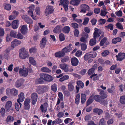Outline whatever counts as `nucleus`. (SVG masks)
Returning a JSON list of instances; mask_svg holds the SVG:
<instances>
[{
  "label": "nucleus",
  "instance_id": "nucleus-21",
  "mask_svg": "<svg viewBox=\"0 0 125 125\" xmlns=\"http://www.w3.org/2000/svg\"><path fill=\"white\" fill-rule=\"evenodd\" d=\"M18 91L15 89H12L9 90L8 94L15 96L17 95Z\"/></svg>",
  "mask_w": 125,
  "mask_h": 125
},
{
  "label": "nucleus",
  "instance_id": "nucleus-56",
  "mask_svg": "<svg viewBox=\"0 0 125 125\" xmlns=\"http://www.w3.org/2000/svg\"><path fill=\"white\" fill-rule=\"evenodd\" d=\"M58 95L59 97V98L62 101L63 100V95L60 92H59L58 93Z\"/></svg>",
  "mask_w": 125,
  "mask_h": 125
},
{
  "label": "nucleus",
  "instance_id": "nucleus-43",
  "mask_svg": "<svg viewBox=\"0 0 125 125\" xmlns=\"http://www.w3.org/2000/svg\"><path fill=\"white\" fill-rule=\"evenodd\" d=\"M37 51V49L35 47H33L30 48L29 51L30 53H35Z\"/></svg>",
  "mask_w": 125,
  "mask_h": 125
},
{
  "label": "nucleus",
  "instance_id": "nucleus-62",
  "mask_svg": "<svg viewBox=\"0 0 125 125\" xmlns=\"http://www.w3.org/2000/svg\"><path fill=\"white\" fill-rule=\"evenodd\" d=\"M68 89L70 91H72L73 90L74 86L72 84L69 83L68 85Z\"/></svg>",
  "mask_w": 125,
  "mask_h": 125
},
{
  "label": "nucleus",
  "instance_id": "nucleus-7",
  "mask_svg": "<svg viewBox=\"0 0 125 125\" xmlns=\"http://www.w3.org/2000/svg\"><path fill=\"white\" fill-rule=\"evenodd\" d=\"M53 11L54 10L53 7L48 5L47 6L45 9V14L46 16H47L49 14L52 13Z\"/></svg>",
  "mask_w": 125,
  "mask_h": 125
},
{
  "label": "nucleus",
  "instance_id": "nucleus-18",
  "mask_svg": "<svg viewBox=\"0 0 125 125\" xmlns=\"http://www.w3.org/2000/svg\"><path fill=\"white\" fill-rule=\"evenodd\" d=\"M80 39V41L82 42H87V39L88 37V34L86 33H84V35Z\"/></svg>",
  "mask_w": 125,
  "mask_h": 125
},
{
  "label": "nucleus",
  "instance_id": "nucleus-14",
  "mask_svg": "<svg viewBox=\"0 0 125 125\" xmlns=\"http://www.w3.org/2000/svg\"><path fill=\"white\" fill-rule=\"evenodd\" d=\"M116 57L117 58V60L121 61L125 58V53H120L118 55H116Z\"/></svg>",
  "mask_w": 125,
  "mask_h": 125
},
{
  "label": "nucleus",
  "instance_id": "nucleus-64",
  "mask_svg": "<svg viewBox=\"0 0 125 125\" xmlns=\"http://www.w3.org/2000/svg\"><path fill=\"white\" fill-rule=\"evenodd\" d=\"M35 12L36 14L40 15V8L39 7H37L35 9Z\"/></svg>",
  "mask_w": 125,
  "mask_h": 125
},
{
  "label": "nucleus",
  "instance_id": "nucleus-19",
  "mask_svg": "<svg viewBox=\"0 0 125 125\" xmlns=\"http://www.w3.org/2000/svg\"><path fill=\"white\" fill-rule=\"evenodd\" d=\"M24 81L22 79H21L18 80L16 83V86L17 87H19L22 86Z\"/></svg>",
  "mask_w": 125,
  "mask_h": 125
},
{
  "label": "nucleus",
  "instance_id": "nucleus-23",
  "mask_svg": "<svg viewBox=\"0 0 125 125\" xmlns=\"http://www.w3.org/2000/svg\"><path fill=\"white\" fill-rule=\"evenodd\" d=\"M72 65L73 66H76L77 65L78 63V59L75 57L72 58L71 60Z\"/></svg>",
  "mask_w": 125,
  "mask_h": 125
},
{
  "label": "nucleus",
  "instance_id": "nucleus-31",
  "mask_svg": "<svg viewBox=\"0 0 125 125\" xmlns=\"http://www.w3.org/2000/svg\"><path fill=\"white\" fill-rule=\"evenodd\" d=\"M121 38L119 37H117L113 39L112 40V42L114 44H115L118 42L121 41Z\"/></svg>",
  "mask_w": 125,
  "mask_h": 125
},
{
  "label": "nucleus",
  "instance_id": "nucleus-39",
  "mask_svg": "<svg viewBox=\"0 0 125 125\" xmlns=\"http://www.w3.org/2000/svg\"><path fill=\"white\" fill-rule=\"evenodd\" d=\"M96 40L95 38L92 39H91L89 42V44L90 45L93 46L96 43Z\"/></svg>",
  "mask_w": 125,
  "mask_h": 125
},
{
  "label": "nucleus",
  "instance_id": "nucleus-38",
  "mask_svg": "<svg viewBox=\"0 0 125 125\" xmlns=\"http://www.w3.org/2000/svg\"><path fill=\"white\" fill-rule=\"evenodd\" d=\"M29 62L33 65L35 66L36 64V62L34 60V59L32 57H30L29 58Z\"/></svg>",
  "mask_w": 125,
  "mask_h": 125
},
{
  "label": "nucleus",
  "instance_id": "nucleus-52",
  "mask_svg": "<svg viewBox=\"0 0 125 125\" xmlns=\"http://www.w3.org/2000/svg\"><path fill=\"white\" fill-rule=\"evenodd\" d=\"M99 125H105V122L104 118H102L99 121Z\"/></svg>",
  "mask_w": 125,
  "mask_h": 125
},
{
  "label": "nucleus",
  "instance_id": "nucleus-53",
  "mask_svg": "<svg viewBox=\"0 0 125 125\" xmlns=\"http://www.w3.org/2000/svg\"><path fill=\"white\" fill-rule=\"evenodd\" d=\"M94 67H92V68L90 69L88 72V75H90L93 73L94 71Z\"/></svg>",
  "mask_w": 125,
  "mask_h": 125
},
{
  "label": "nucleus",
  "instance_id": "nucleus-49",
  "mask_svg": "<svg viewBox=\"0 0 125 125\" xmlns=\"http://www.w3.org/2000/svg\"><path fill=\"white\" fill-rule=\"evenodd\" d=\"M109 52L107 50H105L101 53L103 57L106 56L109 54Z\"/></svg>",
  "mask_w": 125,
  "mask_h": 125
},
{
  "label": "nucleus",
  "instance_id": "nucleus-44",
  "mask_svg": "<svg viewBox=\"0 0 125 125\" xmlns=\"http://www.w3.org/2000/svg\"><path fill=\"white\" fill-rule=\"evenodd\" d=\"M70 30V27L68 26L65 27L63 29V31L65 33H68L69 32Z\"/></svg>",
  "mask_w": 125,
  "mask_h": 125
},
{
  "label": "nucleus",
  "instance_id": "nucleus-24",
  "mask_svg": "<svg viewBox=\"0 0 125 125\" xmlns=\"http://www.w3.org/2000/svg\"><path fill=\"white\" fill-rule=\"evenodd\" d=\"M65 55L64 52L62 51L56 52L55 53V55L56 57H61Z\"/></svg>",
  "mask_w": 125,
  "mask_h": 125
},
{
  "label": "nucleus",
  "instance_id": "nucleus-57",
  "mask_svg": "<svg viewBox=\"0 0 125 125\" xmlns=\"http://www.w3.org/2000/svg\"><path fill=\"white\" fill-rule=\"evenodd\" d=\"M106 41V39L104 38H103L102 40L100 42V45L101 46H103L104 43H105Z\"/></svg>",
  "mask_w": 125,
  "mask_h": 125
},
{
  "label": "nucleus",
  "instance_id": "nucleus-25",
  "mask_svg": "<svg viewBox=\"0 0 125 125\" xmlns=\"http://www.w3.org/2000/svg\"><path fill=\"white\" fill-rule=\"evenodd\" d=\"M81 0H72L70 3V4L74 5H77L80 3Z\"/></svg>",
  "mask_w": 125,
  "mask_h": 125
},
{
  "label": "nucleus",
  "instance_id": "nucleus-20",
  "mask_svg": "<svg viewBox=\"0 0 125 125\" xmlns=\"http://www.w3.org/2000/svg\"><path fill=\"white\" fill-rule=\"evenodd\" d=\"M61 69L64 70L65 72H68V69L67 67V65L65 64H61L59 65Z\"/></svg>",
  "mask_w": 125,
  "mask_h": 125
},
{
  "label": "nucleus",
  "instance_id": "nucleus-26",
  "mask_svg": "<svg viewBox=\"0 0 125 125\" xmlns=\"http://www.w3.org/2000/svg\"><path fill=\"white\" fill-rule=\"evenodd\" d=\"M100 75H97L96 74H92L90 76V78H91L93 79V80L95 81L98 80L99 77Z\"/></svg>",
  "mask_w": 125,
  "mask_h": 125
},
{
  "label": "nucleus",
  "instance_id": "nucleus-4",
  "mask_svg": "<svg viewBox=\"0 0 125 125\" xmlns=\"http://www.w3.org/2000/svg\"><path fill=\"white\" fill-rule=\"evenodd\" d=\"M25 97L24 93L23 92L20 93L18 96V98L17 100V102L20 104V107H21L22 105V104L20 102L23 101L25 99Z\"/></svg>",
  "mask_w": 125,
  "mask_h": 125
},
{
  "label": "nucleus",
  "instance_id": "nucleus-61",
  "mask_svg": "<svg viewBox=\"0 0 125 125\" xmlns=\"http://www.w3.org/2000/svg\"><path fill=\"white\" fill-rule=\"evenodd\" d=\"M19 105H20V104L18 103H15V109L16 110L18 111L19 110Z\"/></svg>",
  "mask_w": 125,
  "mask_h": 125
},
{
  "label": "nucleus",
  "instance_id": "nucleus-54",
  "mask_svg": "<svg viewBox=\"0 0 125 125\" xmlns=\"http://www.w3.org/2000/svg\"><path fill=\"white\" fill-rule=\"evenodd\" d=\"M15 38L18 39H22L23 38V36L21 33L18 32L17 35H16Z\"/></svg>",
  "mask_w": 125,
  "mask_h": 125
},
{
  "label": "nucleus",
  "instance_id": "nucleus-8",
  "mask_svg": "<svg viewBox=\"0 0 125 125\" xmlns=\"http://www.w3.org/2000/svg\"><path fill=\"white\" fill-rule=\"evenodd\" d=\"M90 9L89 6L86 4H82L81 5L80 12L85 13L86 11H89Z\"/></svg>",
  "mask_w": 125,
  "mask_h": 125
},
{
  "label": "nucleus",
  "instance_id": "nucleus-15",
  "mask_svg": "<svg viewBox=\"0 0 125 125\" xmlns=\"http://www.w3.org/2000/svg\"><path fill=\"white\" fill-rule=\"evenodd\" d=\"M21 42L17 39L14 40L11 43V45L12 47H14L21 43Z\"/></svg>",
  "mask_w": 125,
  "mask_h": 125
},
{
  "label": "nucleus",
  "instance_id": "nucleus-12",
  "mask_svg": "<svg viewBox=\"0 0 125 125\" xmlns=\"http://www.w3.org/2000/svg\"><path fill=\"white\" fill-rule=\"evenodd\" d=\"M43 76L44 81L50 82L52 81L53 79L52 76L47 74L43 73Z\"/></svg>",
  "mask_w": 125,
  "mask_h": 125
},
{
  "label": "nucleus",
  "instance_id": "nucleus-5",
  "mask_svg": "<svg viewBox=\"0 0 125 125\" xmlns=\"http://www.w3.org/2000/svg\"><path fill=\"white\" fill-rule=\"evenodd\" d=\"M48 89L47 87L44 86H39L37 90V92L39 94H42L44 92L46 91Z\"/></svg>",
  "mask_w": 125,
  "mask_h": 125
},
{
  "label": "nucleus",
  "instance_id": "nucleus-33",
  "mask_svg": "<svg viewBox=\"0 0 125 125\" xmlns=\"http://www.w3.org/2000/svg\"><path fill=\"white\" fill-rule=\"evenodd\" d=\"M69 3V1L67 0H61V3L59 4L60 5L61 4L63 6L65 5H68Z\"/></svg>",
  "mask_w": 125,
  "mask_h": 125
},
{
  "label": "nucleus",
  "instance_id": "nucleus-16",
  "mask_svg": "<svg viewBox=\"0 0 125 125\" xmlns=\"http://www.w3.org/2000/svg\"><path fill=\"white\" fill-rule=\"evenodd\" d=\"M19 24V21L17 20H14L12 23V26L14 29L17 28Z\"/></svg>",
  "mask_w": 125,
  "mask_h": 125
},
{
  "label": "nucleus",
  "instance_id": "nucleus-40",
  "mask_svg": "<svg viewBox=\"0 0 125 125\" xmlns=\"http://www.w3.org/2000/svg\"><path fill=\"white\" fill-rule=\"evenodd\" d=\"M51 90L54 92H56L57 89V85L54 83L51 86Z\"/></svg>",
  "mask_w": 125,
  "mask_h": 125
},
{
  "label": "nucleus",
  "instance_id": "nucleus-17",
  "mask_svg": "<svg viewBox=\"0 0 125 125\" xmlns=\"http://www.w3.org/2000/svg\"><path fill=\"white\" fill-rule=\"evenodd\" d=\"M21 32L23 34H26L28 31L27 25H24L21 26Z\"/></svg>",
  "mask_w": 125,
  "mask_h": 125
},
{
  "label": "nucleus",
  "instance_id": "nucleus-37",
  "mask_svg": "<svg viewBox=\"0 0 125 125\" xmlns=\"http://www.w3.org/2000/svg\"><path fill=\"white\" fill-rule=\"evenodd\" d=\"M81 50L83 51L85 50L87 48V44L85 43H83L81 44Z\"/></svg>",
  "mask_w": 125,
  "mask_h": 125
},
{
  "label": "nucleus",
  "instance_id": "nucleus-59",
  "mask_svg": "<svg viewBox=\"0 0 125 125\" xmlns=\"http://www.w3.org/2000/svg\"><path fill=\"white\" fill-rule=\"evenodd\" d=\"M107 13V12L106 11L104 10H101L100 12V15L102 16H104Z\"/></svg>",
  "mask_w": 125,
  "mask_h": 125
},
{
  "label": "nucleus",
  "instance_id": "nucleus-3",
  "mask_svg": "<svg viewBox=\"0 0 125 125\" xmlns=\"http://www.w3.org/2000/svg\"><path fill=\"white\" fill-rule=\"evenodd\" d=\"M96 53L95 52H92L86 53L84 56V59L85 60H87L89 59L95 57L96 56Z\"/></svg>",
  "mask_w": 125,
  "mask_h": 125
},
{
  "label": "nucleus",
  "instance_id": "nucleus-30",
  "mask_svg": "<svg viewBox=\"0 0 125 125\" xmlns=\"http://www.w3.org/2000/svg\"><path fill=\"white\" fill-rule=\"evenodd\" d=\"M69 78V76L68 75H65L61 78L59 80L60 82H63L65 80H67Z\"/></svg>",
  "mask_w": 125,
  "mask_h": 125
},
{
  "label": "nucleus",
  "instance_id": "nucleus-46",
  "mask_svg": "<svg viewBox=\"0 0 125 125\" xmlns=\"http://www.w3.org/2000/svg\"><path fill=\"white\" fill-rule=\"evenodd\" d=\"M82 52L81 50L77 51L75 54V55L77 57L80 56L82 54Z\"/></svg>",
  "mask_w": 125,
  "mask_h": 125
},
{
  "label": "nucleus",
  "instance_id": "nucleus-41",
  "mask_svg": "<svg viewBox=\"0 0 125 125\" xmlns=\"http://www.w3.org/2000/svg\"><path fill=\"white\" fill-rule=\"evenodd\" d=\"M120 103L122 104H125V95L121 96L120 99Z\"/></svg>",
  "mask_w": 125,
  "mask_h": 125
},
{
  "label": "nucleus",
  "instance_id": "nucleus-9",
  "mask_svg": "<svg viewBox=\"0 0 125 125\" xmlns=\"http://www.w3.org/2000/svg\"><path fill=\"white\" fill-rule=\"evenodd\" d=\"M22 19L24 20L28 24H32L33 23L32 20L29 18L28 16L26 15H23L22 16Z\"/></svg>",
  "mask_w": 125,
  "mask_h": 125
},
{
  "label": "nucleus",
  "instance_id": "nucleus-50",
  "mask_svg": "<svg viewBox=\"0 0 125 125\" xmlns=\"http://www.w3.org/2000/svg\"><path fill=\"white\" fill-rule=\"evenodd\" d=\"M80 95L79 94H77L76 96L75 99V102L76 104H79L80 101Z\"/></svg>",
  "mask_w": 125,
  "mask_h": 125
},
{
  "label": "nucleus",
  "instance_id": "nucleus-48",
  "mask_svg": "<svg viewBox=\"0 0 125 125\" xmlns=\"http://www.w3.org/2000/svg\"><path fill=\"white\" fill-rule=\"evenodd\" d=\"M77 84L78 86L82 88L83 87V83L81 81H78L77 82Z\"/></svg>",
  "mask_w": 125,
  "mask_h": 125
},
{
  "label": "nucleus",
  "instance_id": "nucleus-27",
  "mask_svg": "<svg viewBox=\"0 0 125 125\" xmlns=\"http://www.w3.org/2000/svg\"><path fill=\"white\" fill-rule=\"evenodd\" d=\"M40 109L42 112L45 113L46 112L47 107L45 105V104L44 105H41L40 106Z\"/></svg>",
  "mask_w": 125,
  "mask_h": 125
},
{
  "label": "nucleus",
  "instance_id": "nucleus-1",
  "mask_svg": "<svg viewBox=\"0 0 125 125\" xmlns=\"http://www.w3.org/2000/svg\"><path fill=\"white\" fill-rule=\"evenodd\" d=\"M19 54L20 58L23 59H25L29 56L28 52L24 48H22L20 50Z\"/></svg>",
  "mask_w": 125,
  "mask_h": 125
},
{
  "label": "nucleus",
  "instance_id": "nucleus-63",
  "mask_svg": "<svg viewBox=\"0 0 125 125\" xmlns=\"http://www.w3.org/2000/svg\"><path fill=\"white\" fill-rule=\"evenodd\" d=\"M116 14L118 17H121L122 16V12L120 10L115 12Z\"/></svg>",
  "mask_w": 125,
  "mask_h": 125
},
{
  "label": "nucleus",
  "instance_id": "nucleus-60",
  "mask_svg": "<svg viewBox=\"0 0 125 125\" xmlns=\"http://www.w3.org/2000/svg\"><path fill=\"white\" fill-rule=\"evenodd\" d=\"M116 26L119 29H123L121 23L118 22L116 25Z\"/></svg>",
  "mask_w": 125,
  "mask_h": 125
},
{
  "label": "nucleus",
  "instance_id": "nucleus-47",
  "mask_svg": "<svg viewBox=\"0 0 125 125\" xmlns=\"http://www.w3.org/2000/svg\"><path fill=\"white\" fill-rule=\"evenodd\" d=\"M84 21L83 23V25L87 24L88 23L89 20V18L87 17H85L84 19Z\"/></svg>",
  "mask_w": 125,
  "mask_h": 125
},
{
  "label": "nucleus",
  "instance_id": "nucleus-6",
  "mask_svg": "<svg viewBox=\"0 0 125 125\" xmlns=\"http://www.w3.org/2000/svg\"><path fill=\"white\" fill-rule=\"evenodd\" d=\"M23 69L20 68L19 69V74L23 76H27L28 72V69H27L24 68V66H23Z\"/></svg>",
  "mask_w": 125,
  "mask_h": 125
},
{
  "label": "nucleus",
  "instance_id": "nucleus-55",
  "mask_svg": "<svg viewBox=\"0 0 125 125\" xmlns=\"http://www.w3.org/2000/svg\"><path fill=\"white\" fill-rule=\"evenodd\" d=\"M59 38L60 40L62 41L65 40V37L64 35L62 33H61L59 35Z\"/></svg>",
  "mask_w": 125,
  "mask_h": 125
},
{
  "label": "nucleus",
  "instance_id": "nucleus-11",
  "mask_svg": "<svg viewBox=\"0 0 125 125\" xmlns=\"http://www.w3.org/2000/svg\"><path fill=\"white\" fill-rule=\"evenodd\" d=\"M30 99V98H27L26 99L24 102V109L28 110H29L30 107V105L29 104Z\"/></svg>",
  "mask_w": 125,
  "mask_h": 125
},
{
  "label": "nucleus",
  "instance_id": "nucleus-51",
  "mask_svg": "<svg viewBox=\"0 0 125 125\" xmlns=\"http://www.w3.org/2000/svg\"><path fill=\"white\" fill-rule=\"evenodd\" d=\"M17 32L14 31H12L10 32V35L12 37L15 38Z\"/></svg>",
  "mask_w": 125,
  "mask_h": 125
},
{
  "label": "nucleus",
  "instance_id": "nucleus-45",
  "mask_svg": "<svg viewBox=\"0 0 125 125\" xmlns=\"http://www.w3.org/2000/svg\"><path fill=\"white\" fill-rule=\"evenodd\" d=\"M115 88L114 86H111V88H108L107 89L108 92L110 93H113L114 90Z\"/></svg>",
  "mask_w": 125,
  "mask_h": 125
},
{
  "label": "nucleus",
  "instance_id": "nucleus-10",
  "mask_svg": "<svg viewBox=\"0 0 125 125\" xmlns=\"http://www.w3.org/2000/svg\"><path fill=\"white\" fill-rule=\"evenodd\" d=\"M32 103L33 105H34L36 102L38 98V95L36 93H33L31 94Z\"/></svg>",
  "mask_w": 125,
  "mask_h": 125
},
{
  "label": "nucleus",
  "instance_id": "nucleus-34",
  "mask_svg": "<svg viewBox=\"0 0 125 125\" xmlns=\"http://www.w3.org/2000/svg\"><path fill=\"white\" fill-rule=\"evenodd\" d=\"M94 112L99 115L101 114L103 112V111L97 108L94 109Z\"/></svg>",
  "mask_w": 125,
  "mask_h": 125
},
{
  "label": "nucleus",
  "instance_id": "nucleus-36",
  "mask_svg": "<svg viewBox=\"0 0 125 125\" xmlns=\"http://www.w3.org/2000/svg\"><path fill=\"white\" fill-rule=\"evenodd\" d=\"M86 96L84 94H82L81 95V102L82 104L84 103L86 101Z\"/></svg>",
  "mask_w": 125,
  "mask_h": 125
},
{
  "label": "nucleus",
  "instance_id": "nucleus-32",
  "mask_svg": "<svg viewBox=\"0 0 125 125\" xmlns=\"http://www.w3.org/2000/svg\"><path fill=\"white\" fill-rule=\"evenodd\" d=\"M94 100V95L91 96L87 101V105L88 106L92 103Z\"/></svg>",
  "mask_w": 125,
  "mask_h": 125
},
{
  "label": "nucleus",
  "instance_id": "nucleus-58",
  "mask_svg": "<svg viewBox=\"0 0 125 125\" xmlns=\"http://www.w3.org/2000/svg\"><path fill=\"white\" fill-rule=\"evenodd\" d=\"M106 20L105 19H101L99 21V24H103L106 22Z\"/></svg>",
  "mask_w": 125,
  "mask_h": 125
},
{
  "label": "nucleus",
  "instance_id": "nucleus-22",
  "mask_svg": "<svg viewBox=\"0 0 125 125\" xmlns=\"http://www.w3.org/2000/svg\"><path fill=\"white\" fill-rule=\"evenodd\" d=\"M46 41V38L44 37L40 41V46L41 48H42L45 46Z\"/></svg>",
  "mask_w": 125,
  "mask_h": 125
},
{
  "label": "nucleus",
  "instance_id": "nucleus-29",
  "mask_svg": "<svg viewBox=\"0 0 125 125\" xmlns=\"http://www.w3.org/2000/svg\"><path fill=\"white\" fill-rule=\"evenodd\" d=\"M99 93L102 98H106L107 96L106 93L103 90H101Z\"/></svg>",
  "mask_w": 125,
  "mask_h": 125
},
{
  "label": "nucleus",
  "instance_id": "nucleus-2",
  "mask_svg": "<svg viewBox=\"0 0 125 125\" xmlns=\"http://www.w3.org/2000/svg\"><path fill=\"white\" fill-rule=\"evenodd\" d=\"M94 31L93 33L94 37V38H96L99 37L101 35V36L100 37V38L102 37H103V33L100 30L96 28H95L94 29Z\"/></svg>",
  "mask_w": 125,
  "mask_h": 125
},
{
  "label": "nucleus",
  "instance_id": "nucleus-13",
  "mask_svg": "<svg viewBox=\"0 0 125 125\" xmlns=\"http://www.w3.org/2000/svg\"><path fill=\"white\" fill-rule=\"evenodd\" d=\"M40 78L37 79L35 82L36 83H42L44 81V78L43 77V73H41L40 75Z\"/></svg>",
  "mask_w": 125,
  "mask_h": 125
},
{
  "label": "nucleus",
  "instance_id": "nucleus-28",
  "mask_svg": "<svg viewBox=\"0 0 125 125\" xmlns=\"http://www.w3.org/2000/svg\"><path fill=\"white\" fill-rule=\"evenodd\" d=\"M8 112L10 111V112L12 113L13 111V108L12 106V103L10 101H8Z\"/></svg>",
  "mask_w": 125,
  "mask_h": 125
},
{
  "label": "nucleus",
  "instance_id": "nucleus-35",
  "mask_svg": "<svg viewBox=\"0 0 125 125\" xmlns=\"http://www.w3.org/2000/svg\"><path fill=\"white\" fill-rule=\"evenodd\" d=\"M41 70L42 72L46 73H50L51 72V71L48 68L45 67L42 68Z\"/></svg>",
  "mask_w": 125,
  "mask_h": 125
},
{
  "label": "nucleus",
  "instance_id": "nucleus-42",
  "mask_svg": "<svg viewBox=\"0 0 125 125\" xmlns=\"http://www.w3.org/2000/svg\"><path fill=\"white\" fill-rule=\"evenodd\" d=\"M61 26H58L55 27L53 30V32L54 33H57L60 31Z\"/></svg>",
  "mask_w": 125,
  "mask_h": 125
}]
</instances>
